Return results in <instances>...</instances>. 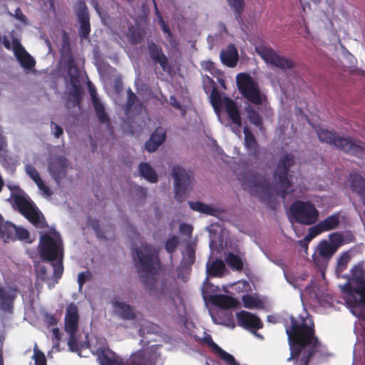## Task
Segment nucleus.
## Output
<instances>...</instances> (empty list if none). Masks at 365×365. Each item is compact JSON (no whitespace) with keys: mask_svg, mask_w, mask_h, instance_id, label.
<instances>
[{"mask_svg":"<svg viewBox=\"0 0 365 365\" xmlns=\"http://www.w3.org/2000/svg\"><path fill=\"white\" fill-rule=\"evenodd\" d=\"M285 330L290 349V356L287 361L294 360L297 365H309L320 346L312 317L308 314L304 317L291 316Z\"/></svg>","mask_w":365,"mask_h":365,"instance_id":"1","label":"nucleus"},{"mask_svg":"<svg viewBox=\"0 0 365 365\" xmlns=\"http://www.w3.org/2000/svg\"><path fill=\"white\" fill-rule=\"evenodd\" d=\"M138 258L137 268L140 281L150 290V294L158 300L174 301L171 287L165 282L162 281L160 285L154 289V274L157 272L155 265L158 264V253L151 245L143 243L140 248L135 249Z\"/></svg>","mask_w":365,"mask_h":365,"instance_id":"2","label":"nucleus"},{"mask_svg":"<svg viewBox=\"0 0 365 365\" xmlns=\"http://www.w3.org/2000/svg\"><path fill=\"white\" fill-rule=\"evenodd\" d=\"M244 190H249L254 195L259 197L260 201L267 205V207L275 210L279 205L272 194L269 181L261 174L247 172L242 178Z\"/></svg>","mask_w":365,"mask_h":365,"instance_id":"3","label":"nucleus"},{"mask_svg":"<svg viewBox=\"0 0 365 365\" xmlns=\"http://www.w3.org/2000/svg\"><path fill=\"white\" fill-rule=\"evenodd\" d=\"M39 247L41 258L44 261L51 262L56 282H58L63 273L61 240L45 234L40 239Z\"/></svg>","mask_w":365,"mask_h":365,"instance_id":"4","label":"nucleus"},{"mask_svg":"<svg viewBox=\"0 0 365 365\" xmlns=\"http://www.w3.org/2000/svg\"><path fill=\"white\" fill-rule=\"evenodd\" d=\"M321 142L333 145L339 150L359 158L365 155V143L352 140L351 138L340 137L336 133L324 128L317 130Z\"/></svg>","mask_w":365,"mask_h":365,"instance_id":"5","label":"nucleus"},{"mask_svg":"<svg viewBox=\"0 0 365 365\" xmlns=\"http://www.w3.org/2000/svg\"><path fill=\"white\" fill-rule=\"evenodd\" d=\"M294 163L295 158L292 154H284L279 158L274 173V177L278 181L280 195L283 198L292 192V176L289 173Z\"/></svg>","mask_w":365,"mask_h":365,"instance_id":"6","label":"nucleus"},{"mask_svg":"<svg viewBox=\"0 0 365 365\" xmlns=\"http://www.w3.org/2000/svg\"><path fill=\"white\" fill-rule=\"evenodd\" d=\"M13 200L14 207L35 227L44 228L47 226L43 215L30 199L23 195H14Z\"/></svg>","mask_w":365,"mask_h":365,"instance_id":"7","label":"nucleus"},{"mask_svg":"<svg viewBox=\"0 0 365 365\" xmlns=\"http://www.w3.org/2000/svg\"><path fill=\"white\" fill-rule=\"evenodd\" d=\"M289 210L294 220L301 225H314L319 220V212L310 201L296 200Z\"/></svg>","mask_w":365,"mask_h":365,"instance_id":"8","label":"nucleus"},{"mask_svg":"<svg viewBox=\"0 0 365 365\" xmlns=\"http://www.w3.org/2000/svg\"><path fill=\"white\" fill-rule=\"evenodd\" d=\"M236 82L240 93L255 105L262 103V98L257 82L246 73L237 74Z\"/></svg>","mask_w":365,"mask_h":365,"instance_id":"9","label":"nucleus"},{"mask_svg":"<svg viewBox=\"0 0 365 365\" xmlns=\"http://www.w3.org/2000/svg\"><path fill=\"white\" fill-rule=\"evenodd\" d=\"M174 178L175 197L176 200L182 202L186 198L187 192L192 187V176L182 168L175 165L172 170Z\"/></svg>","mask_w":365,"mask_h":365,"instance_id":"10","label":"nucleus"},{"mask_svg":"<svg viewBox=\"0 0 365 365\" xmlns=\"http://www.w3.org/2000/svg\"><path fill=\"white\" fill-rule=\"evenodd\" d=\"M257 54L267 63L280 69L294 68V62L277 54L271 47L262 46L256 48Z\"/></svg>","mask_w":365,"mask_h":365,"instance_id":"11","label":"nucleus"},{"mask_svg":"<svg viewBox=\"0 0 365 365\" xmlns=\"http://www.w3.org/2000/svg\"><path fill=\"white\" fill-rule=\"evenodd\" d=\"M62 58L68 68V74L70 76L69 81L72 88L81 87L79 81V71L76 65L69 43L66 41L63 42Z\"/></svg>","mask_w":365,"mask_h":365,"instance_id":"12","label":"nucleus"},{"mask_svg":"<svg viewBox=\"0 0 365 365\" xmlns=\"http://www.w3.org/2000/svg\"><path fill=\"white\" fill-rule=\"evenodd\" d=\"M237 324L257 334V331L263 327V322L255 314L242 310L236 314Z\"/></svg>","mask_w":365,"mask_h":365,"instance_id":"13","label":"nucleus"},{"mask_svg":"<svg viewBox=\"0 0 365 365\" xmlns=\"http://www.w3.org/2000/svg\"><path fill=\"white\" fill-rule=\"evenodd\" d=\"M344 290L347 292L346 302L354 309L362 308L365 306V287H351L346 283Z\"/></svg>","mask_w":365,"mask_h":365,"instance_id":"14","label":"nucleus"},{"mask_svg":"<svg viewBox=\"0 0 365 365\" xmlns=\"http://www.w3.org/2000/svg\"><path fill=\"white\" fill-rule=\"evenodd\" d=\"M78 308L74 302L66 307L64 319V330L67 334L76 333L78 329Z\"/></svg>","mask_w":365,"mask_h":365,"instance_id":"15","label":"nucleus"},{"mask_svg":"<svg viewBox=\"0 0 365 365\" xmlns=\"http://www.w3.org/2000/svg\"><path fill=\"white\" fill-rule=\"evenodd\" d=\"M18 289L14 287H5L0 284V309L11 313L17 297Z\"/></svg>","mask_w":365,"mask_h":365,"instance_id":"16","label":"nucleus"},{"mask_svg":"<svg viewBox=\"0 0 365 365\" xmlns=\"http://www.w3.org/2000/svg\"><path fill=\"white\" fill-rule=\"evenodd\" d=\"M18 289L14 287H5L0 284V309L11 313L17 297Z\"/></svg>","mask_w":365,"mask_h":365,"instance_id":"17","label":"nucleus"},{"mask_svg":"<svg viewBox=\"0 0 365 365\" xmlns=\"http://www.w3.org/2000/svg\"><path fill=\"white\" fill-rule=\"evenodd\" d=\"M12 48L17 60L23 68L31 70L35 66L36 61L25 50L17 38H13Z\"/></svg>","mask_w":365,"mask_h":365,"instance_id":"18","label":"nucleus"},{"mask_svg":"<svg viewBox=\"0 0 365 365\" xmlns=\"http://www.w3.org/2000/svg\"><path fill=\"white\" fill-rule=\"evenodd\" d=\"M77 17L80 24L78 34L81 38L86 39L91 32L90 17L88 8L84 2H81L77 11Z\"/></svg>","mask_w":365,"mask_h":365,"instance_id":"19","label":"nucleus"},{"mask_svg":"<svg viewBox=\"0 0 365 365\" xmlns=\"http://www.w3.org/2000/svg\"><path fill=\"white\" fill-rule=\"evenodd\" d=\"M148 51L152 61L158 63L164 71L170 69L168 57L163 53L162 48L154 42L148 43Z\"/></svg>","mask_w":365,"mask_h":365,"instance_id":"20","label":"nucleus"},{"mask_svg":"<svg viewBox=\"0 0 365 365\" xmlns=\"http://www.w3.org/2000/svg\"><path fill=\"white\" fill-rule=\"evenodd\" d=\"M67 169V160L60 156L53 159L48 164V170L56 181H59L66 177Z\"/></svg>","mask_w":365,"mask_h":365,"instance_id":"21","label":"nucleus"},{"mask_svg":"<svg viewBox=\"0 0 365 365\" xmlns=\"http://www.w3.org/2000/svg\"><path fill=\"white\" fill-rule=\"evenodd\" d=\"M223 107L232 123L237 126V132L239 133V128L242 126V117L237 103L229 97H224Z\"/></svg>","mask_w":365,"mask_h":365,"instance_id":"22","label":"nucleus"},{"mask_svg":"<svg viewBox=\"0 0 365 365\" xmlns=\"http://www.w3.org/2000/svg\"><path fill=\"white\" fill-rule=\"evenodd\" d=\"M245 135L244 145L248 152V155L255 160H258L259 156V145L248 127L243 129Z\"/></svg>","mask_w":365,"mask_h":365,"instance_id":"23","label":"nucleus"},{"mask_svg":"<svg viewBox=\"0 0 365 365\" xmlns=\"http://www.w3.org/2000/svg\"><path fill=\"white\" fill-rule=\"evenodd\" d=\"M165 138L166 130L162 127H158L145 142V150L149 153L155 152L164 143Z\"/></svg>","mask_w":365,"mask_h":365,"instance_id":"24","label":"nucleus"},{"mask_svg":"<svg viewBox=\"0 0 365 365\" xmlns=\"http://www.w3.org/2000/svg\"><path fill=\"white\" fill-rule=\"evenodd\" d=\"M210 301L215 306L225 309L235 308L239 304L237 299L222 294L211 296Z\"/></svg>","mask_w":365,"mask_h":365,"instance_id":"25","label":"nucleus"},{"mask_svg":"<svg viewBox=\"0 0 365 365\" xmlns=\"http://www.w3.org/2000/svg\"><path fill=\"white\" fill-rule=\"evenodd\" d=\"M349 182L353 192L360 197L365 196V180L360 174L355 171L350 172Z\"/></svg>","mask_w":365,"mask_h":365,"instance_id":"26","label":"nucleus"},{"mask_svg":"<svg viewBox=\"0 0 365 365\" xmlns=\"http://www.w3.org/2000/svg\"><path fill=\"white\" fill-rule=\"evenodd\" d=\"M238 58L237 51L233 44L228 45L227 48L220 53V59L222 63L230 68H233L237 65Z\"/></svg>","mask_w":365,"mask_h":365,"instance_id":"27","label":"nucleus"},{"mask_svg":"<svg viewBox=\"0 0 365 365\" xmlns=\"http://www.w3.org/2000/svg\"><path fill=\"white\" fill-rule=\"evenodd\" d=\"M225 269V264L220 259H216L211 263H207L206 272L210 277H222Z\"/></svg>","mask_w":365,"mask_h":365,"instance_id":"28","label":"nucleus"},{"mask_svg":"<svg viewBox=\"0 0 365 365\" xmlns=\"http://www.w3.org/2000/svg\"><path fill=\"white\" fill-rule=\"evenodd\" d=\"M340 222L341 214L339 212H336L319 222L325 232L337 229L340 225Z\"/></svg>","mask_w":365,"mask_h":365,"instance_id":"29","label":"nucleus"},{"mask_svg":"<svg viewBox=\"0 0 365 365\" xmlns=\"http://www.w3.org/2000/svg\"><path fill=\"white\" fill-rule=\"evenodd\" d=\"M350 260L351 255L349 251L344 252L338 257L335 268V274L338 278L348 279V276L342 274V272L347 268Z\"/></svg>","mask_w":365,"mask_h":365,"instance_id":"30","label":"nucleus"},{"mask_svg":"<svg viewBox=\"0 0 365 365\" xmlns=\"http://www.w3.org/2000/svg\"><path fill=\"white\" fill-rule=\"evenodd\" d=\"M114 307L117 309L120 317L126 320H133L135 318V313L133 308L125 302H115Z\"/></svg>","mask_w":365,"mask_h":365,"instance_id":"31","label":"nucleus"},{"mask_svg":"<svg viewBox=\"0 0 365 365\" xmlns=\"http://www.w3.org/2000/svg\"><path fill=\"white\" fill-rule=\"evenodd\" d=\"M140 175L150 182H156L158 176L152 167L147 163H141L138 166Z\"/></svg>","mask_w":365,"mask_h":365,"instance_id":"32","label":"nucleus"},{"mask_svg":"<svg viewBox=\"0 0 365 365\" xmlns=\"http://www.w3.org/2000/svg\"><path fill=\"white\" fill-rule=\"evenodd\" d=\"M192 210L199 212L207 214L211 216H217L219 210L217 208L211 207L201 202H189Z\"/></svg>","mask_w":365,"mask_h":365,"instance_id":"33","label":"nucleus"},{"mask_svg":"<svg viewBox=\"0 0 365 365\" xmlns=\"http://www.w3.org/2000/svg\"><path fill=\"white\" fill-rule=\"evenodd\" d=\"M318 255L322 257L325 261H329L332 256L336 253L330 244L326 240L321 241L317 247Z\"/></svg>","mask_w":365,"mask_h":365,"instance_id":"34","label":"nucleus"},{"mask_svg":"<svg viewBox=\"0 0 365 365\" xmlns=\"http://www.w3.org/2000/svg\"><path fill=\"white\" fill-rule=\"evenodd\" d=\"M92 104L99 122L103 124H109L110 119L102 102L95 100V102L92 103Z\"/></svg>","mask_w":365,"mask_h":365,"instance_id":"35","label":"nucleus"},{"mask_svg":"<svg viewBox=\"0 0 365 365\" xmlns=\"http://www.w3.org/2000/svg\"><path fill=\"white\" fill-rule=\"evenodd\" d=\"M35 270L36 274L38 278H40L42 281L46 282L48 284V287L51 289L54 287L55 284L58 282H56V278L53 275V280L50 278L47 273L46 267L43 265H36L35 267Z\"/></svg>","mask_w":365,"mask_h":365,"instance_id":"36","label":"nucleus"},{"mask_svg":"<svg viewBox=\"0 0 365 365\" xmlns=\"http://www.w3.org/2000/svg\"><path fill=\"white\" fill-rule=\"evenodd\" d=\"M130 365H154V363L143 351H138L132 355Z\"/></svg>","mask_w":365,"mask_h":365,"instance_id":"37","label":"nucleus"},{"mask_svg":"<svg viewBox=\"0 0 365 365\" xmlns=\"http://www.w3.org/2000/svg\"><path fill=\"white\" fill-rule=\"evenodd\" d=\"M111 354L113 356H109L104 350L98 351V359L101 365H120V362L115 359V354L111 352Z\"/></svg>","mask_w":365,"mask_h":365,"instance_id":"38","label":"nucleus"},{"mask_svg":"<svg viewBox=\"0 0 365 365\" xmlns=\"http://www.w3.org/2000/svg\"><path fill=\"white\" fill-rule=\"evenodd\" d=\"M225 261L232 269L241 271L243 269V262L241 258L232 252L228 253Z\"/></svg>","mask_w":365,"mask_h":365,"instance_id":"39","label":"nucleus"},{"mask_svg":"<svg viewBox=\"0 0 365 365\" xmlns=\"http://www.w3.org/2000/svg\"><path fill=\"white\" fill-rule=\"evenodd\" d=\"M227 2L230 7H232L235 11L236 20L238 22L241 21V15L245 9L244 0H227Z\"/></svg>","mask_w":365,"mask_h":365,"instance_id":"40","label":"nucleus"},{"mask_svg":"<svg viewBox=\"0 0 365 365\" xmlns=\"http://www.w3.org/2000/svg\"><path fill=\"white\" fill-rule=\"evenodd\" d=\"M246 111L250 122L252 125L261 128L262 127V120L259 113L251 106L247 108Z\"/></svg>","mask_w":365,"mask_h":365,"instance_id":"41","label":"nucleus"},{"mask_svg":"<svg viewBox=\"0 0 365 365\" xmlns=\"http://www.w3.org/2000/svg\"><path fill=\"white\" fill-rule=\"evenodd\" d=\"M83 96V88L82 87H76L71 88L70 91L68 92V101L73 103V106H78L81 101Z\"/></svg>","mask_w":365,"mask_h":365,"instance_id":"42","label":"nucleus"},{"mask_svg":"<svg viewBox=\"0 0 365 365\" xmlns=\"http://www.w3.org/2000/svg\"><path fill=\"white\" fill-rule=\"evenodd\" d=\"M243 306L247 309L262 307V302L250 294H245L242 297Z\"/></svg>","mask_w":365,"mask_h":365,"instance_id":"43","label":"nucleus"},{"mask_svg":"<svg viewBox=\"0 0 365 365\" xmlns=\"http://www.w3.org/2000/svg\"><path fill=\"white\" fill-rule=\"evenodd\" d=\"M329 243L336 252L344 244V237L341 232H332L329 236Z\"/></svg>","mask_w":365,"mask_h":365,"instance_id":"44","label":"nucleus"},{"mask_svg":"<svg viewBox=\"0 0 365 365\" xmlns=\"http://www.w3.org/2000/svg\"><path fill=\"white\" fill-rule=\"evenodd\" d=\"M210 101L215 110H220L223 106V98L216 88L212 90Z\"/></svg>","mask_w":365,"mask_h":365,"instance_id":"45","label":"nucleus"},{"mask_svg":"<svg viewBox=\"0 0 365 365\" xmlns=\"http://www.w3.org/2000/svg\"><path fill=\"white\" fill-rule=\"evenodd\" d=\"M128 38L130 43L137 44L143 40V36L140 29L131 27L129 28Z\"/></svg>","mask_w":365,"mask_h":365,"instance_id":"46","label":"nucleus"},{"mask_svg":"<svg viewBox=\"0 0 365 365\" xmlns=\"http://www.w3.org/2000/svg\"><path fill=\"white\" fill-rule=\"evenodd\" d=\"M215 353L227 365H240L232 355L223 350L221 347Z\"/></svg>","mask_w":365,"mask_h":365,"instance_id":"47","label":"nucleus"},{"mask_svg":"<svg viewBox=\"0 0 365 365\" xmlns=\"http://www.w3.org/2000/svg\"><path fill=\"white\" fill-rule=\"evenodd\" d=\"M33 359L35 361V365H47L45 354L38 349L37 345H35L34 348Z\"/></svg>","mask_w":365,"mask_h":365,"instance_id":"48","label":"nucleus"},{"mask_svg":"<svg viewBox=\"0 0 365 365\" xmlns=\"http://www.w3.org/2000/svg\"><path fill=\"white\" fill-rule=\"evenodd\" d=\"M178 244V238L176 236H172L166 240L165 249L168 253L172 255L176 250Z\"/></svg>","mask_w":365,"mask_h":365,"instance_id":"49","label":"nucleus"},{"mask_svg":"<svg viewBox=\"0 0 365 365\" xmlns=\"http://www.w3.org/2000/svg\"><path fill=\"white\" fill-rule=\"evenodd\" d=\"M322 232H324V231L323 230L319 222H318L309 228L308 233L305 238L308 240H310Z\"/></svg>","mask_w":365,"mask_h":365,"instance_id":"50","label":"nucleus"},{"mask_svg":"<svg viewBox=\"0 0 365 365\" xmlns=\"http://www.w3.org/2000/svg\"><path fill=\"white\" fill-rule=\"evenodd\" d=\"M68 346L69 350L72 352H76L79 351L78 344L76 337V333L68 334Z\"/></svg>","mask_w":365,"mask_h":365,"instance_id":"51","label":"nucleus"},{"mask_svg":"<svg viewBox=\"0 0 365 365\" xmlns=\"http://www.w3.org/2000/svg\"><path fill=\"white\" fill-rule=\"evenodd\" d=\"M128 98L125 104V112H129L133 108L135 103L138 101L136 95L129 89L128 91Z\"/></svg>","mask_w":365,"mask_h":365,"instance_id":"52","label":"nucleus"},{"mask_svg":"<svg viewBox=\"0 0 365 365\" xmlns=\"http://www.w3.org/2000/svg\"><path fill=\"white\" fill-rule=\"evenodd\" d=\"M186 251L187 254L186 257H184V261L185 264H187L189 266H191L192 264H194L195 260V250L192 247L188 246L186 248Z\"/></svg>","mask_w":365,"mask_h":365,"instance_id":"53","label":"nucleus"},{"mask_svg":"<svg viewBox=\"0 0 365 365\" xmlns=\"http://www.w3.org/2000/svg\"><path fill=\"white\" fill-rule=\"evenodd\" d=\"M26 170L29 177L36 182L41 177L37 171V170L31 165H27L26 166Z\"/></svg>","mask_w":365,"mask_h":365,"instance_id":"54","label":"nucleus"},{"mask_svg":"<svg viewBox=\"0 0 365 365\" xmlns=\"http://www.w3.org/2000/svg\"><path fill=\"white\" fill-rule=\"evenodd\" d=\"M202 341L209 347H210L213 351L216 352L220 347L212 340L211 335L207 334L205 336Z\"/></svg>","mask_w":365,"mask_h":365,"instance_id":"55","label":"nucleus"},{"mask_svg":"<svg viewBox=\"0 0 365 365\" xmlns=\"http://www.w3.org/2000/svg\"><path fill=\"white\" fill-rule=\"evenodd\" d=\"M312 258H313V261H314V264L318 267H319L321 269L327 267L329 261H325V259H323L322 257H321L318 254L317 255L314 254L312 256Z\"/></svg>","mask_w":365,"mask_h":365,"instance_id":"56","label":"nucleus"},{"mask_svg":"<svg viewBox=\"0 0 365 365\" xmlns=\"http://www.w3.org/2000/svg\"><path fill=\"white\" fill-rule=\"evenodd\" d=\"M29 237V232L28 230L23 227H16V232H15V239L26 240Z\"/></svg>","mask_w":365,"mask_h":365,"instance_id":"57","label":"nucleus"},{"mask_svg":"<svg viewBox=\"0 0 365 365\" xmlns=\"http://www.w3.org/2000/svg\"><path fill=\"white\" fill-rule=\"evenodd\" d=\"M35 183L36 184L39 190L43 191L46 195L50 196L52 195L51 189L47 185H45L41 178L37 180Z\"/></svg>","mask_w":365,"mask_h":365,"instance_id":"58","label":"nucleus"},{"mask_svg":"<svg viewBox=\"0 0 365 365\" xmlns=\"http://www.w3.org/2000/svg\"><path fill=\"white\" fill-rule=\"evenodd\" d=\"M44 321L48 327L56 325L58 322L53 314L49 313L44 314Z\"/></svg>","mask_w":365,"mask_h":365,"instance_id":"59","label":"nucleus"},{"mask_svg":"<svg viewBox=\"0 0 365 365\" xmlns=\"http://www.w3.org/2000/svg\"><path fill=\"white\" fill-rule=\"evenodd\" d=\"M192 227L189 224L183 222L180 225V232L185 235L190 236L192 235Z\"/></svg>","mask_w":365,"mask_h":365,"instance_id":"60","label":"nucleus"},{"mask_svg":"<svg viewBox=\"0 0 365 365\" xmlns=\"http://www.w3.org/2000/svg\"><path fill=\"white\" fill-rule=\"evenodd\" d=\"M51 127L55 138H58L63 133V128L58 124L51 122Z\"/></svg>","mask_w":365,"mask_h":365,"instance_id":"61","label":"nucleus"},{"mask_svg":"<svg viewBox=\"0 0 365 365\" xmlns=\"http://www.w3.org/2000/svg\"><path fill=\"white\" fill-rule=\"evenodd\" d=\"M90 276V273L88 272H80L78 275V283L80 287L86 283V282Z\"/></svg>","mask_w":365,"mask_h":365,"instance_id":"62","label":"nucleus"},{"mask_svg":"<svg viewBox=\"0 0 365 365\" xmlns=\"http://www.w3.org/2000/svg\"><path fill=\"white\" fill-rule=\"evenodd\" d=\"M219 323L222 324H225L227 327H229L232 328V329L235 328V322H234V319H233L232 314H229L226 322L220 321Z\"/></svg>","mask_w":365,"mask_h":365,"instance_id":"63","label":"nucleus"},{"mask_svg":"<svg viewBox=\"0 0 365 365\" xmlns=\"http://www.w3.org/2000/svg\"><path fill=\"white\" fill-rule=\"evenodd\" d=\"M53 339L56 341V344H58L61 341V333L58 328L56 327L52 329Z\"/></svg>","mask_w":365,"mask_h":365,"instance_id":"64","label":"nucleus"}]
</instances>
